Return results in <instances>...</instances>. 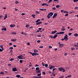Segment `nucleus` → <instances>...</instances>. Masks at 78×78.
I'll return each mask as SVG.
<instances>
[{
    "mask_svg": "<svg viewBox=\"0 0 78 78\" xmlns=\"http://www.w3.org/2000/svg\"><path fill=\"white\" fill-rule=\"evenodd\" d=\"M56 37H58V35L55 34L53 37V38H54V39H55Z\"/></svg>",
    "mask_w": 78,
    "mask_h": 78,
    "instance_id": "6ab92c4d",
    "label": "nucleus"
},
{
    "mask_svg": "<svg viewBox=\"0 0 78 78\" xmlns=\"http://www.w3.org/2000/svg\"><path fill=\"white\" fill-rule=\"evenodd\" d=\"M75 48H74V47L71 48L72 51H73V50H75Z\"/></svg>",
    "mask_w": 78,
    "mask_h": 78,
    "instance_id": "c756f323",
    "label": "nucleus"
},
{
    "mask_svg": "<svg viewBox=\"0 0 78 78\" xmlns=\"http://www.w3.org/2000/svg\"><path fill=\"white\" fill-rule=\"evenodd\" d=\"M0 47H1L2 50H4V48H3V45H1L0 46Z\"/></svg>",
    "mask_w": 78,
    "mask_h": 78,
    "instance_id": "b1692460",
    "label": "nucleus"
},
{
    "mask_svg": "<svg viewBox=\"0 0 78 78\" xmlns=\"http://www.w3.org/2000/svg\"><path fill=\"white\" fill-rule=\"evenodd\" d=\"M60 34H64V32H60Z\"/></svg>",
    "mask_w": 78,
    "mask_h": 78,
    "instance_id": "bb28decb",
    "label": "nucleus"
},
{
    "mask_svg": "<svg viewBox=\"0 0 78 78\" xmlns=\"http://www.w3.org/2000/svg\"><path fill=\"white\" fill-rule=\"evenodd\" d=\"M40 10V11H46L47 9H39Z\"/></svg>",
    "mask_w": 78,
    "mask_h": 78,
    "instance_id": "f8f14e48",
    "label": "nucleus"
},
{
    "mask_svg": "<svg viewBox=\"0 0 78 78\" xmlns=\"http://www.w3.org/2000/svg\"><path fill=\"white\" fill-rule=\"evenodd\" d=\"M57 32V30H55L51 32V34H55Z\"/></svg>",
    "mask_w": 78,
    "mask_h": 78,
    "instance_id": "ddd939ff",
    "label": "nucleus"
},
{
    "mask_svg": "<svg viewBox=\"0 0 78 78\" xmlns=\"http://www.w3.org/2000/svg\"><path fill=\"white\" fill-rule=\"evenodd\" d=\"M37 37H41V35H38Z\"/></svg>",
    "mask_w": 78,
    "mask_h": 78,
    "instance_id": "69168bd1",
    "label": "nucleus"
},
{
    "mask_svg": "<svg viewBox=\"0 0 78 78\" xmlns=\"http://www.w3.org/2000/svg\"><path fill=\"white\" fill-rule=\"evenodd\" d=\"M48 64H45V65H44V66H45V67H48Z\"/></svg>",
    "mask_w": 78,
    "mask_h": 78,
    "instance_id": "58836bf2",
    "label": "nucleus"
},
{
    "mask_svg": "<svg viewBox=\"0 0 78 78\" xmlns=\"http://www.w3.org/2000/svg\"><path fill=\"white\" fill-rule=\"evenodd\" d=\"M3 50L0 48V51H3Z\"/></svg>",
    "mask_w": 78,
    "mask_h": 78,
    "instance_id": "052dcab7",
    "label": "nucleus"
},
{
    "mask_svg": "<svg viewBox=\"0 0 78 78\" xmlns=\"http://www.w3.org/2000/svg\"><path fill=\"white\" fill-rule=\"evenodd\" d=\"M42 74L45 75V72H42Z\"/></svg>",
    "mask_w": 78,
    "mask_h": 78,
    "instance_id": "3c124183",
    "label": "nucleus"
},
{
    "mask_svg": "<svg viewBox=\"0 0 78 78\" xmlns=\"http://www.w3.org/2000/svg\"><path fill=\"white\" fill-rule=\"evenodd\" d=\"M42 29V28H38V30H41Z\"/></svg>",
    "mask_w": 78,
    "mask_h": 78,
    "instance_id": "4d7b16f0",
    "label": "nucleus"
},
{
    "mask_svg": "<svg viewBox=\"0 0 78 78\" xmlns=\"http://www.w3.org/2000/svg\"><path fill=\"white\" fill-rule=\"evenodd\" d=\"M57 15L58 14L57 13H55L52 16L53 19H55V18H56V17Z\"/></svg>",
    "mask_w": 78,
    "mask_h": 78,
    "instance_id": "39448f33",
    "label": "nucleus"
},
{
    "mask_svg": "<svg viewBox=\"0 0 78 78\" xmlns=\"http://www.w3.org/2000/svg\"><path fill=\"white\" fill-rule=\"evenodd\" d=\"M52 48V47L50 45L49 46V48Z\"/></svg>",
    "mask_w": 78,
    "mask_h": 78,
    "instance_id": "13d9d810",
    "label": "nucleus"
},
{
    "mask_svg": "<svg viewBox=\"0 0 78 78\" xmlns=\"http://www.w3.org/2000/svg\"><path fill=\"white\" fill-rule=\"evenodd\" d=\"M40 69L39 67H37L36 68V72H37V71L39 70Z\"/></svg>",
    "mask_w": 78,
    "mask_h": 78,
    "instance_id": "412c9836",
    "label": "nucleus"
},
{
    "mask_svg": "<svg viewBox=\"0 0 78 78\" xmlns=\"http://www.w3.org/2000/svg\"><path fill=\"white\" fill-rule=\"evenodd\" d=\"M28 53H30V54H31L32 56H35V55H37V56H38L39 55V53H32L31 52H29Z\"/></svg>",
    "mask_w": 78,
    "mask_h": 78,
    "instance_id": "f03ea898",
    "label": "nucleus"
},
{
    "mask_svg": "<svg viewBox=\"0 0 78 78\" xmlns=\"http://www.w3.org/2000/svg\"><path fill=\"white\" fill-rule=\"evenodd\" d=\"M27 45H30V43L28 42L27 43Z\"/></svg>",
    "mask_w": 78,
    "mask_h": 78,
    "instance_id": "680f3d73",
    "label": "nucleus"
},
{
    "mask_svg": "<svg viewBox=\"0 0 78 78\" xmlns=\"http://www.w3.org/2000/svg\"><path fill=\"white\" fill-rule=\"evenodd\" d=\"M52 10H56V8H55V7H53L52 8Z\"/></svg>",
    "mask_w": 78,
    "mask_h": 78,
    "instance_id": "ea45409f",
    "label": "nucleus"
},
{
    "mask_svg": "<svg viewBox=\"0 0 78 78\" xmlns=\"http://www.w3.org/2000/svg\"><path fill=\"white\" fill-rule=\"evenodd\" d=\"M12 34H17V33H16L15 32H12L11 33Z\"/></svg>",
    "mask_w": 78,
    "mask_h": 78,
    "instance_id": "5701e85b",
    "label": "nucleus"
},
{
    "mask_svg": "<svg viewBox=\"0 0 78 78\" xmlns=\"http://www.w3.org/2000/svg\"><path fill=\"white\" fill-rule=\"evenodd\" d=\"M42 23V22H40L39 23H36V25H40V24H41V23Z\"/></svg>",
    "mask_w": 78,
    "mask_h": 78,
    "instance_id": "1a4fd4ad",
    "label": "nucleus"
},
{
    "mask_svg": "<svg viewBox=\"0 0 78 78\" xmlns=\"http://www.w3.org/2000/svg\"><path fill=\"white\" fill-rule=\"evenodd\" d=\"M66 36L64 37V39L65 41H67L68 40V35L67 34L65 35Z\"/></svg>",
    "mask_w": 78,
    "mask_h": 78,
    "instance_id": "20e7f679",
    "label": "nucleus"
},
{
    "mask_svg": "<svg viewBox=\"0 0 78 78\" xmlns=\"http://www.w3.org/2000/svg\"><path fill=\"white\" fill-rule=\"evenodd\" d=\"M21 57H23V56L22 55H19V56L17 57L18 58H19V59H23V58Z\"/></svg>",
    "mask_w": 78,
    "mask_h": 78,
    "instance_id": "423d86ee",
    "label": "nucleus"
},
{
    "mask_svg": "<svg viewBox=\"0 0 78 78\" xmlns=\"http://www.w3.org/2000/svg\"><path fill=\"white\" fill-rule=\"evenodd\" d=\"M11 40L13 42H15L16 41H17V39H12Z\"/></svg>",
    "mask_w": 78,
    "mask_h": 78,
    "instance_id": "2eb2a0df",
    "label": "nucleus"
},
{
    "mask_svg": "<svg viewBox=\"0 0 78 78\" xmlns=\"http://www.w3.org/2000/svg\"><path fill=\"white\" fill-rule=\"evenodd\" d=\"M37 42H38V43H39V42H41V41L40 40H37Z\"/></svg>",
    "mask_w": 78,
    "mask_h": 78,
    "instance_id": "864d4df0",
    "label": "nucleus"
},
{
    "mask_svg": "<svg viewBox=\"0 0 78 78\" xmlns=\"http://www.w3.org/2000/svg\"><path fill=\"white\" fill-rule=\"evenodd\" d=\"M78 9V7H75V9Z\"/></svg>",
    "mask_w": 78,
    "mask_h": 78,
    "instance_id": "338daca9",
    "label": "nucleus"
},
{
    "mask_svg": "<svg viewBox=\"0 0 78 78\" xmlns=\"http://www.w3.org/2000/svg\"><path fill=\"white\" fill-rule=\"evenodd\" d=\"M42 65L43 66H45V64L44 62H42Z\"/></svg>",
    "mask_w": 78,
    "mask_h": 78,
    "instance_id": "09e8293b",
    "label": "nucleus"
},
{
    "mask_svg": "<svg viewBox=\"0 0 78 78\" xmlns=\"http://www.w3.org/2000/svg\"><path fill=\"white\" fill-rule=\"evenodd\" d=\"M64 76H60L59 77V78H64Z\"/></svg>",
    "mask_w": 78,
    "mask_h": 78,
    "instance_id": "f704fd0d",
    "label": "nucleus"
},
{
    "mask_svg": "<svg viewBox=\"0 0 78 78\" xmlns=\"http://www.w3.org/2000/svg\"><path fill=\"white\" fill-rule=\"evenodd\" d=\"M42 76H40L39 77L37 76V78H41Z\"/></svg>",
    "mask_w": 78,
    "mask_h": 78,
    "instance_id": "79ce46f5",
    "label": "nucleus"
},
{
    "mask_svg": "<svg viewBox=\"0 0 78 78\" xmlns=\"http://www.w3.org/2000/svg\"><path fill=\"white\" fill-rule=\"evenodd\" d=\"M78 0H73V2L74 3H75V2H78Z\"/></svg>",
    "mask_w": 78,
    "mask_h": 78,
    "instance_id": "e433bc0d",
    "label": "nucleus"
},
{
    "mask_svg": "<svg viewBox=\"0 0 78 78\" xmlns=\"http://www.w3.org/2000/svg\"><path fill=\"white\" fill-rule=\"evenodd\" d=\"M69 16V14L68 13H66L65 15V16H66V17L67 16Z\"/></svg>",
    "mask_w": 78,
    "mask_h": 78,
    "instance_id": "37998d69",
    "label": "nucleus"
},
{
    "mask_svg": "<svg viewBox=\"0 0 78 78\" xmlns=\"http://www.w3.org/2000/svg\"><path fill=\"white\" fill-rule=\"evenodd\" d=\"M66 30V29L65 28V27H62V29H61V31H65Z\"/></svg>",
    "mask_w": 78,
    "mask_h": 78,
    "instance_id": "9b49d317",
    "label": "nucleus"
},
{
    "mask_svg": "<svg viewBox=\"0 0 78 78\" xmlns=\"http://www.w3.org/2000/svg\"><path fill=\"white\" fill-rule=\"evenodd\" d=\"M35 67H39V65L37 64H36L35 65Z\"/></svg>",
    "mask_w": 78,
    "mask_h": 78,
    "instance_id": "bf43d9fd",
    "label": "nucleus"
},
{
    "mask_svg": "<svg viewBox=\"0 0 78 78\" xmlns=\"http://www.w3.org/2000/svg\"><path fill=\"white\" fill-rule=\"evenodd\" d=\"M23 62V60H21L20 61V63H22V62Z\"/></svg>",
    "mask_w": 78,
    "mask_h": 78,
    "instance_id": "4c0bfd02",
    "label": "nucleus"
},
{
    "mask_svg": "<svg viewBox=\"0 0 78 78\" xmlns=\"http://www.w3.org/2000/svg\"><path fill=\"white\" fill-rule=\"evenodd\" d=\"M74 36L76 37V36H78V34L77 33H76V34H74Z\"/></svg>",
    "mask_w": 78,
    "mask_h": 78,
    "instance_id": "cd10ccee",
    "label": "nucleus"
},
{
    "mask_svg": "<svg viewBox=\"0 0 78 78\" xmlns=\"http://www.w3.org/2000/svg\"><path fill=\"white\" fill-rule=\"evenodd\" d=\"M20 76L19 75H17L16 76V77H17V78H19L20 77Z\"/></svg>",
    "mask_w": 78,
    "mask_h": 78,
    "instance_id": "aec40b11",
    "label": "nucleus"
},
{
    "mask_svg": "<svg viewBox=\"0 0 78 78\" xmlns=\"http://www.w3.org/2000/svg\"><path fill=\"white\" fill-rule=\"evenodd\" d=\"M73 12H75L73 11V12H69L70 14H72V13H73Z\"/></svg>",
    "mask_w": 78,
    "mask_h": 78,
    "instance_id": "a18cd8bd",
    "label": "nucleus"
},
{
    "mask_svg": "<svg viewBox=\"0 0 78 78\" xmlns=\"http://www.w3.org/2000/svg\"><path fill=\"white\" fill-rule=\"evenodd\" d=\"M53 0H49V1L48 2V3H50V2H51V1H52Z\"/></svg>",
    "mask_w": 78,
    "mask_h": 78,
    "instance_id": "6e6d98bb",
    "label": "nucleus"
},
{
    "mask_svg": "<svg viewBox=\"0 0 78 78\" xmlns=\"http://www.w3.org/2000/svg\"><path fill=\"white\" fill-rule=\"evenodd\" d=\"M60 12H64V10H61V11Z\"/></svg>",
    "mask_w": 78,
    "mask_h": 78,
    "instance_id": "0e129e2a",
    "label": "nucleus"
},
{
    "mask_svg": "<svg viewBox=\"0 0 78 78\" xmlns=\"http://www.w3.org/2000/svg\"><path fill=\"white\" fill-rule=\"evenodd\" d=\"M34 53H37L38 52V50L37 49H34Z\"/></svg>",
    "mask_w": 78,
    "mask_h": 78,
    "instance_id": "a211bd4d",
    "label": "nucleus"
},
{
    "mask_svg": "<svg viewBox=\"0 0 78 78\" xmlns=\"http://www.w3.org/2000/svg\"><path fill=\"white\" fill-rule=\"evenodd\" d=\"M44 47V46H40L39 47V48H42Z\"/></svg>",
    "mask_w": 78,
    "mask_h": 78,
    "instance_id": "49530a36",
    "label": "nucleus"
},
{
    "mask_svg": "<svg viewBox=\"0 0 78 78\" xmlns=\"http://www.w3.org/2000/svg\"><path fill=\"white\" fill-rule=\"evenodd\" d=\"M36 14H40V13H39V12H38V11H36Z\"/></svg>",
    "mask_w": 78,
    "mask_h": 78,
    "instance_id": "473e14b6",
    "label": "nucleus"
},
{
    "mask_svg": "<svg viewBox=\"0 0 78 78\" xmlns=\"http://www.w3.org/2000/svg\"><path fill=\"white\" fill-rule=\"evenodd\" d=\"M2 31H6V28H2Z\"/></svg>",
    "mask_w": 78,
    "mask_h": 78,
    "instance_id": "f3484780",
    "label": "nucleus"
},
{
    "mask_svg": "<svg viewBox=\"0 0 78 78\" xmlns=\"http://www.w3.org/2000/svg\"><path fill=\"white\" fill-rule=\"evenodd\" d=\"M37 76H34L33 78H37Z\"/></svg>",
    "mask_w": 78,
    "mask_h": 78,
    "instance_id": "774afa93",
    "label": "nucleus"
},
{
    "mask_svg": "<svg viewBox=\"0 0 78 78\" xmlns=\"http://www.w3.org/2000/svg\"><path fill=\"white\" fill-rule=\"evenodd\" d=\"M13 48L12 47H11L9 48V49L10 50H12L13 49Z\"/></svg>",
    "mask_w": 78,
    "mask_h": 78,
    "instance_id": "72a5a7b5",
    "label": "nucleus"
},
{
    "mask_svg": "<svg viewBox=\"0 0 78 78\" xmlns=\"http://www.w3.org/2000/svg\"><path fill=\"white\" fill-rule=\"evenodd\" d=\"M72 34V33H69L68 35H69V36H70V35H71Z\"/></svg>",
    "mask_w": 78,
    "mask_h": 78,
    "instance_id": "8fccbe9b",
    "label": "nucleus"
},
{
    "mask_svg": "<svg viewBox=\"0 0 78 78\" xmlns=\"http://www.w3.org/2000/svg\"><path fill=\"white\" fill-rule=\"evenodd\" d=\"M19 1H16L15 2V3L16 4H18V3H19Z\"/></svg>",
    "mask_w": 78,
    "mask_h": 78,
    "instance_id": "7c9ffc66",
    "label": "nucleus"
},
{
    "mask_svg": "<svg viewBox=\"0 0 78 78\" xmlns=\"http://www.w3.org/2000/svg\"><path fill=\"white\" fill-rule=\"evenodd\" d=\"M59 6H60V5H57L56 6V8H59Z\"/></svg>",
    "mask_w": 78,
    "mask_h": 78,
    "instance_id": "c03bdc74",
    "label": "nucleus"
},
{
    "mask_svg": "<svg viewBox=\"0 0 78 78\" xmlns=\"http://www.w3.org/2000/svg\"><path fill=\"white\" fill-rule=\"evenodd\" d=\"M4 74V73H3V72H1L0 73V74L1 75H3V74Z\"/></svg>",
    "mask_w": 78,
    "mask_h": 78,
    "instance_id": "c9c22d12",
    "label": "nucleus"
},
{
    "mask_svg": "<svg viewBox=\"0 0 78 78\" xmlns=\"http://www.w3.org/2000/svg\"><path fill=\"white\" fill-rule=\"evenodd\" d=\"M8 17V16H7V14H5V17L4 19V20H5L6 19V18H7Z\"/></svg>",
    "mask_w": 78,
    "mask_h": 78,
    "instance_id": "4be33fe9",
    "label": "nucleus"
},
{
    "mask_svg": "<svg viewBox=\"0 0 78 78\" xmlns=\"http://www.w3.org/2000/svg\"><path fill=\"white\" fill-rule=\"evenodd\" d=\"M58 69L59 71H62V70H63V72H64L65 71V69H64V68H63V67H61V68L59 67L58 68Z\"/></svg>",
    "mask_w": 78,
    "mask_h": 78,
    "instance_id": "7ed1b4c3",
    "label": "nucleus"
},
{
    "mask_svg": "<svg viewBox=\"0 0 78 78\" xmlns=\"http://www.w3.org/2000/svg\"><path fill=\"white\" fill-rule=\"evenodd\" d=\"M71 76H72V75H70L68 76V78H70Z\"/></svg>",
    "mask_w": 78,
    "mask_h": 78,
    "instance_id": "de8ad7c7",
    "label": "nucleus"
},
{
    "mask_svg": "<svg viewBox=\"0 0 78 78\" xmlns=\"http://www.w3.org/2000/svg\"><path fill=\"white\" fill-rule=\"evenodd\" d=\"M38 73H41V71L39 69L38 70Z\"/></svg>",
    "mask_w": 78,
    "mask_h": 78,
    "instance_id": "e2e57ef3",
    "label": "nucleus"
},
{
    "mask_svg": "<svg viewBox=\"0 0 78 78\" xmlns=\"http://www.w3.org/2000/svg\"><path fill=\"white\" fill-rule=\"evenodd\" d=\"M26 28H28L29 27V25L27 24L26 25Z\"/></svg>",
    "mask_w": 78,
    "mask_h": 78,
    "instance_id": "2f4dec72",
    "label": "nucleus"
},
{
    "mask_svg": "<svg viewBox=\"0 0 78 78\" xmlns=\"http://www.w3.org/2000/svg\"><path fill=\"white\" fill-rule=\"evenodd\" d=\"M12 71H13V72H16V71H17V68L15 67L13 68L12 69Z\"/></svg>",
    "mask_w": 78,
    "mask_h": 78,
    "instance_id": "0eeeda50",
    "label": "nucleus"
},
{
    "mask_svg": "<svg viewBox=\"0 0 78 78\" xmlns=\"http://www.w3.org/2000/svg\"><path fill=\"white\" fill-rule=\"evenodd\" d=\"M59 48H61V47H63V46H64V44H60L59 45Z\"/></svg>",
    "mask_w": 78,
    "mask_h": 78,
    "instance_id": "6e6552de",
    "label": "nucleus"
},
{
    "mask_svg": "<svg viewBox=\"0 0 78 78\" xmlns=\"http://www.w3.org/2000/svg\"><path fill=\"white\" fill-rule=\"evenodd\" d=\"M44 5H46L47 6H48V5H47L45 3H44L41 4V6H44Z\"/></svg>",
    "mask_w": 78,
    "mask_h": 78,
    "instance_id": "9d476101",
    "label": "nucleus"
},
{
    "mask_svg": "<svg viewBox=\"0 0 78 78\" xmlns=\"http://www.w3.org/2000/svg\"><path fill=\"white\" fill-rule=\"evenodd\" d=\"M64 12V13H69V12H67V11H65Z\"/></svg>",
    "mask_w": 78,
    "mask_h": 78,
    "instance_id": "603ef678",
    "label": "nucleus"
},
{
    "mask_svg": "<svg viewBox=\"0 0 78 78\" xmlns=\"http://www.w3.org/2000/svg\"><path fill=\"white\" fill-rule=\"evenodd\" d=\"M41 20L38 19L35 21L36 23H38L39 21Z\"/></svg>",
    "mask_w": 78,
    "mask_h": 78,
    "instance_id": "a878e982",
    "label": "nucleus"
},
{
    "mask_svg": "<svg viewBox=\"0 0 78 78\" xmlns=\"http://www.w3.org/2000/svg\"><path fill=\"white\" fill-rule=\"evenodd\" d=\"M37 76H41V73H40L37 74Z\"/></svg>",
    "mask_w": 78,
    "mask_h": 78,
    "instance_id": "c85d7f7f",
    "label": "nucleus"
},
{
    "mask_svg": "<svg viewBox=\"0 0 78 78\" xmlns=\"http://www.w3.org/2000/svg\"><path fill=\"white\" fill-rule=\"evenodd\" d=\"M53 15V12H50L47 15V19H50V17H51Z\"/></svg>",
    "mask_w": 78,
    "mask_h": 78,
    "instance_id": "f257e3e1",
    "label": "nucleus"
},
{
    "mask_svg": "<svg viewBox=\"0 0 78 78\" xmlns=\"http://www.w3.org/2000/svg\"><path fill=\"white\" fill-rule=\"evenodd\" d=\"M55 68V66H51L49 67V69H50V70H51L52 69H53V68Z\"/></svg>",
    "mask_w": 78,
    "mask_h": 78,
    "instance_id": "dca6fc26",
    "label": "nucleus"
},
{
    "mask_svg": "<svg viewBox=\"0 0 78 78\" xmlns=\"http://www.w3.org/2000/svg\"><path fill=\"white\" fill-rule=\"evenodd\" d=\"M10 61H14V59L13 58H12L10 59Z\"/></svg>",
    "mask_w": 78,
    "mask_h": 78,
    "instance_id": "a19ab883",
    "label": "nucleus"
},
{
    "mask_svg": "<svg viewBox=\"0 0 78 78\" xmlns=\"http://www.w3.org/2000/svg\"><path fill=\"white\" fill-rule=\"evenodd\" d=\"M31 16H32V17H33V18H35V16H36V15L32 14L31 15Z\"/></svg>",
    "mask_w": 78,
    "mask_h": 78,
    "instance_id": "393cba45",
    "label": "nucleus"
},
{
    "mask_svg": "<svg viewBox=\"0 0 78 78\" xmlns=\"http://www.w3.org/2000/svg\"><path fill=\"white\" fill-rule=\"evenodd\" d=\"M74 46L76 47H78V46L77 45H76V44H74Z\"/></svg>",
    "mask_w": 78,
    "mask_h": 78,
    "instance_id": "5fc2aeb1",
    "label": "nucleus"
},
{
    "mask_svg": "<svg viewBox=\"0 0 78 78\" xmlns=\"http://www.w3.org/2000/svg\"><path fill=\"white\" fill-rule=\"evenodd\" d=\"M15 26H16V25L15 24H13V25H11L10 26V27H11V28H12L13 27H15Z\"/></svg>",
    "mask_w": 78,
    "mask_h": 78,
    "instance_id": "4468645a",
    "label": "nucleus"
}]
</instances>
